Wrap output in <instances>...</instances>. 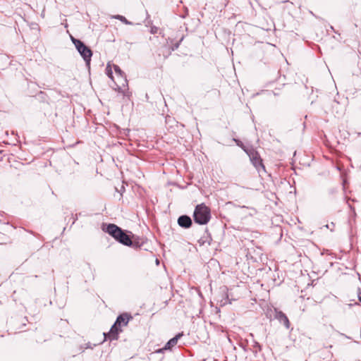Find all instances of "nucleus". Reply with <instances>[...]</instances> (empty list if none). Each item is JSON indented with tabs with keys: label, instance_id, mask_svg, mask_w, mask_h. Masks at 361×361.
<instances>
[{
	"label": "nucleus",
	"instance_id": "f257e3e1",
	"mask_svg": "<svg viewBox=\"0 0 361 361\" xmlns=\"http://www.w3.org/2000/svg\"><path fill=\"white\" fill-rule=\"evenodd\" d=\"M103 231L124 245L130 246L132 244L130 237L116 224H110L106 228H103Z\"/></svg>",
	"mask_w": 361,
	"mask_h": 361
},
{
	"label": "nucleus",
	"instance_id": "f03ea898",
	"mask_svg": "<svg viewBox=\"0 0 361 361\" xmlns=\"http://www.w3.org/2000/svg\"><path fill=\"white\" fill-rule=\"evenodd\" d=\"M131 318L128 314H122L119 315L114 324L111 326L109 333H104L105 339L108 337L110 340H115L118 338V333L121 331V326H126Z\"/></svg>",
	"mask_w": 361,
	"mask_h": 361
},
{
	"label": "nucleus",
	"instance_id": "7ed1b4c3",
	"mask_svg": "<svg viewBox=\"0 0 361 361\" xmlns=\"http://www.w3.org/2000/svg\"><path fill=\"white\" fill-rule=\"evenodd\" d=\"M193 218L195 222L198 224H207L211 219L209 208L204 204L197 205L193 213Z\"/></svg>",
	"mask_w": 361,
	"mask_h": 361
},
{
	"label": "nucleus",
	"instance_id": "20e7f679",
	"mask_svg": "<svg viewBox=\"0 0 361 361\" xmlns=\"http://www.w3.org/2000/svg\"><path fill=\"white\" fill-rule=\"evenodd\" d=\"M113 68L117 76V80H114L115 90L118 92L125 93V91L128 90V80L123 71H121L120 67L117 65H113Z\"/></svg>",
	"mask_w": 361,
	"mask_h": 361
},
{
	"label": "nucleus",
	"instance_id": "39448f33",
	"mask_svg": "<svg viewBox=\"0 0 361 361\" xmlns=\"http://www.w3.org/2000/svg\"><path fill=\"white\" fill-rule=\"evenodd\" d=\"M71 39L73 43L75 46L78 52L83 58L84 61L86 62L87 65H89L91 61V57L92 56V52L91 49L88 48L86 45H85V44L80 39H77L73 37H72Z\"/></svg>",
	"mask_w": 361,
	"mask_h": 361
},
{
	"label": "nucleus",
	"instance_id": "423d86ee",
	"mask_svg": "<svg viewBox=\"0 0 361 361\" xmlns=\"http://www.w3.org/2000/svg\"><path fill=\"white\" fill-rule=\"evenodd\" d=\"M244 151L248 154V156L250 159V161H252L253 165L257 169H259V167L264 169V167L262 164V161L260 159V157L257 152H255L254 150H247V149H244Z\"/></svg>",
	"mask_w": 361,
	"mask_h": 361
},
{
	"label": "nucleus",
	"instance_id": "0eeeda50",
	"mask_svg": "<svg viewBox=\"0 0 361 361\" xmlns=\"http://www.w3.org/2000/svg\"><path fill=\"white\" fill-rule=\"evenodd\" d=\"M183 336L182 334H177L175 337L172 338L171 339H170L167 343L165 345V346L161 348V349H159V350H157L158 353H162L164 350H170L172 347H173L174 345H176L177 344V342L178 341V339Z\"/></svg>",
	"mask_w": 361,
	"mask_h": 361
},
{
	"label": "nucleus",
	"instance_id": "6e6552de",
	"mask_svg": "<svg viewBox=\"0 0 361 361\" xmlns=\"http://www.w3.org/2000/svg\"><path fill=\"white\" fill-rule=\"evenodd\" d=\"M178 224L180 227L188 228L191 226L192 220L190 216L183 215L178 219Z\"/></svg>",
	"mask_w": 361,
	"mask_h": 361
},
{
	"label": "nucleus",
	"instance_id": "1a4fd4ad",
	"mask_svg": "<svg viewBox=\"0 0 361 361\" xmlns=\"http://www.w3.org/2000/svg\"><path fill=\"white\" fill-rule=\"evenodd\" d=\"M276 319H277L281 324H283L286 329H289L290 322L286 315L281 311H276L275 314Z\"/></svg>",
	"mask_w": 361,
	"mask_h": 361
},
{
	"label": "nucleus",
	"instance_id": "9d476101",
	"mask_svg": "<svg viewBox=\"0 0 361 361\" xmlns=\"http://www.w3.org/2000/svg\"><path fill=\"white\" fill-rule=\"evenodd\" d=\"M106 74L108 75L109 78H111L114 82V78L113 76L112 67L110 62H109L106 67Z\"/></svg>",
	"mask_w": 361,
	"mask_h": 361
},
{
	"label": "nucleus",
	"instance_id": "9b49d317",
	"mask_svg": "<svg viewBox=\"0 0 361 361\" xmlns=\"http://www.w3.org/2000/svg\"><path fill=\"white\" fill-rule=\"evenodd\" d=\"M114 18L118 19L126 25H130L131 23L128 21L124 16L121 15H116L114 16Z\"/></svg>",
	"mask_w": 361,
	"mask_h": 361
},
{
	"label": "nucleus",
	"instance_id": "f8f14e48",
	"mask_svg": "<svg viewBox=\"0 0 361 361\" xmlns=\"http://www.w3.org/2000/svg\"><path fill=\"white\" fill-rule=\"evenodd\" d=\"M235 141L236 142L237 145L241 147H243V149H245L243 147V144L241 143V142L238 141V140H235Z\"/></svg>",
	"mask_w": 361,
	"mask_h": 361
},
{
	"label": "nucleus",
	"instance_id": "ddd939ff",
	"mask_svg": "<svg viewBox=\"0 0 361 361\" xmlns=\"http://www.w3.org/2000/svg\"><path fill=\"white\" fill-rule=\"evenodd\" d=\"M154 31H155V29H152V32H154Z\"/></svg>",
	"mask_w": 361,
	"mask_h": 361
},
{
	"label": "nucleus",
	"instance_id": "4468645a",
	"mask_svg": "<svg viewBox=\"0 0 361 361\" xmlns=\"http://www.w3.org/2000/svg\"><path fill=\"white\" fill-rule=\"evenodd\" d=\"M154 31H155V29H152V32H154Z\"/></svg>",
	"mask_w": 361,
	"mask_h": 361
},
{
	"label": "nucleus",
	"instance_id": "2eb2a0df",
	"mask_svg": "<svg viewBox=\"0 0 361 361\" xmlns=\"http://www.w3.org/2000/svg\"><path fill=\"white\" fill-rule=\"evenodd\" d=\"M359 300L361 302V295L359 297Z\"/></svg>",
	"mask_w": 361,
	"mask_h": 361
},
{
	"label": "nucleus",
	"instance_id": "dca6fc26",
	"mask_svg": "<svg viewBox=\"0 0 361 361\" xmlns=\"http://www.w3.org/2000/svg\"><path fill=\"white\" fill-rule=\"evenodd\" d=\"M250 209L255 212V209L254 208H250Z\"/></svg>",
	"mask_w": 361,
	"mask_h": 361
},
{
	"label": "nucleus",
	"instance_id": "f3484780",
	"mask_svg": "<svg viewBox=\"0 0 361 361\" xmlns=\"http://www.w3.org/2000/svg\"><path fill=\"white\" fill-rule=\"evenodd\" d=\"M156 263H157V264H159V260H158V259H157Z\"/></svg>",
	"mask_w": 361,
	"mask_h": 361
}]
</instances>
